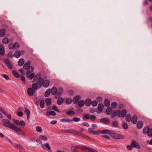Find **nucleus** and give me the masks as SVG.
Listing matches in <instances>:
<instances>
[{
  "mask_svg": "<svg viewBox=\"0 0 152 152\" xmlns=\"http://www.w3.org/2000/svg\"><path fill=\"white\" fill-rule=\"evenodd\" d=\"M132 122L133 124H135L137 121V117L136 115H134L131 119Z\"/></svg>",
  "mask_w": 152,
  "mask_h": 152,
  "instance_id": "dca6fc26",
  "label": "nucleus"
},
{
  "mask_svg": "<svg viewBox=\"0 0 152 152\" xmlns=\"http://www.w3.org/2000/svg\"><path fill=\"white\" fill-rule=\"evenodd\" d=\"M64 101V99L62 97H60L58 99L57 101V104L59 105L62 104Z\"/></svg>",
  "mask_w": 152,
  "mask_h": 152,
  "instance_id": "b1692460",
  "label": "nucleus"
},
{
  "mask_svg": "<svg viewBox=\"0 0 152 152\" xmlns=\"http://www.w3.org/2000/svg\"><path fill=\"white\" fill-rule=\"evenodd\" d=\"M112 112V108H107L106 110V114L110 115L111 114Z\"/></svg>",
  "mask_w": 152,
  "mask_h": 152,
  "instance_id": "393cba45",
  "label": "nucleus"
},
{
  "mask_svg": "<svg viewBox=\"0 0 152 152\" xmlns=\"http://www.w3.org/2000/svg\"><path fill=\"white\" fill-rule=\"evenodd\" d=\"M120 111L119 110H116L114 113H112L111 117L112 118H114L116 116L120 117Z\"/></svg>",
  "mask_w": 152,
  "mask_h": 152,
  "instance_id": "1a4fd4ad",
  "label": "nucleus"
},
{
  "mask_svg": "<svg viewBox=\"0 0 152 152\" xmlns=\"http://www.w3.org/2000/svg\"><path fill=\"white\" fill-rule=\"evenodd\" d=\"M110 133H111V132L110 130H99L97 131H94L93 134L98 135H99V134H101V133L103 134H109Z\"/></svg>",
  "mask_w": 152,
  "mask_h": 152,
  "instance_id": "39448f33",
  "label": "nucleus"
},
{
  "mask_svg": "<svg viewBox=\"0 0 152 152\" xmlns=\"http://www.w3.org/2000/svg\"><path fill=\"white\" fill-rule=\"evenodd\" d=\"M12 145L13 146L16 148H19L20 147V145L16 143H13Z\"/></svg>",
  "mask_w": 152,
  "mask_h": 152,
  "instance_id": "de8ad7c7",
  "label": "nucleus"
},
{
  "mask_svg": "<svg viewBox=\"0 0 152 152\" xmlns=\"http://www.w3.org/2000/svg\"><path fill=\"white\" fill-rule=\"evenodd\" d=\"M31 62H26L23 66V69L26 70H28L29 69V71L32 72L34 69V68L33 66H30Z\"/></svg>",
  "mask_w": 152,
  "mask_h": 152,
  "instance_id": "20e7f679",
  "label": "nucleus"
},
{
  "mask_svg": "<svg viewBox=\"0 0 152 152\" xmlns=\"http://www.w3.org/2000/svg\"><path fill=\"white\" fill-rule=\"evenodd\" d=\"M66 114L69 115H73L75 114L74 112L73 111L69 110L66 113Z\"/></svg>",
  "mask_w": 152,
  "mask_h": 152,
  "instance_id": "7c9ffc66",
  "label": "nucleus"
},
{
  "mask_svg": "<svg viewBox=\"0 0 152 152\" xmlns=\"http://www.w3.org/2000/svg\"><path fill=\"white\" fill-rule=\"evenodd\" d=\"M35 91L31 88H29L27 89V93L28 95L30 96H33Z\"/></svg>",
  "mask_w": 152,
  "mask_h": 152,
  "instance_id": "f8f14e48",
  "label": "nucleus"
},
{
  "mask_svg": "<svg viewBox=\"0 0 152 152\" xmlns=\"http://www.w3.org/2000/svg\"><path fill=\"white\" fill-rule=\"evenodd\" d=\"M2 41L4 44H7L8 42V39L7 38L4 37L3 38Z\"/></svg>",
  "mask_w": 152,
  "mask_h": 152,
  "instance_id": "58836bf2",
  "label": "nucleus"
},
{
  "mask_svg": "<svg viewBox=\"0 0 152 152\" xmlns=\"http://www.w3.org/2000/svg\"><path fill=\"white\" fill-rule=\"evenodd\" d=\"M48 114L49 115H52L53 116H55L56 115L55 112L53 111H50Z\"/></svg>",
  "mask_w": 152,
  "mask_h": 152,
  "instance_id": "603ef678",
  "label": "nucleus"
},
{
  "mask_svg": "<svg viewBox=\"0 0 152 152\" xmlns=\"http://www.w3.org/2000/svg\"><path fill=\"white\" fill-rule=\"evenodd\" d=\"M91 103V102L90 99H87L86 100L85 104L87 106H89Z\"/></svg>",
  "mask_w": 152,
  "mask_h": 152,
  "instance_id": "c756f323",
  "label": "nucleus"
},
{
  "mask_svg": "<svg viewBox=\"0 0 152 152\" xmlns=\"http://www.w3.org/2000/svg\"><path fill=\"white\" fill-rule=\"evenodd\" d=\"M45 101L46 105L48 106L50 105L51 104V99L49 98H46L45 99Z\"/></svg>",
  "mask_w": 152,
  "mask_h": 152,
  "instance_id": "412c9836",
  "label": "nucleus"
},
{
  "mask_svg": "<svg viewBox=\"0 0 152 152\" xmlns=\"http://www.w3.org/2000/svg\"><path fill=\"white\" fill-rule=\"evenodd\" d=\"M25 112L26 113V115H29L30 111L29 110L26 108L25 109Z\"/></svg>",
  "mask_w": 152,
  "mask_h": 152,
  "instance_id": "0e129e2a",
  "label": "nucleus"
},
{
  "mask_svg": "<svg viewBox=\"0 0 152 152\" xmlns=\"http://www.w3.org/2000/svg\"><path fill=\"white\" fill-rule=\"evenodd\" d=\"M100 121L105 124H108L110 122V120L106 118H103L100 119Z\"/></svg>",
  "mask_w": 152,
  "mask_h": 152,
  "instance_id": "9d476101",
  "label": "nucleus"
},
{
  "mask_svg": "<svg viewBox=\"0 0 152 152\" xmlns=\"http://www.w3.org/2000/svg\"><path fill=\"white\" fill-rule=\"evenodd\" d=\"M126 111L125 109H123L121 113V116L123 117H125L126 115Z\"/></svg>",
  "mask_w": 152,
  "mask_h": 152,
  "instance_id": "c85d7f7f",
  "label": "nucleus"
},
{
  "mask_svg": "<svg viewBox=\"0 0 152 152\" xmlns=\"http://www.w3.org/2000/svg\"><path fill=\"white\" fill-rule=\"evenodd\" d=\"M50 93H51L50 90L49 89H48L45 92V96L46 97H48L49 96Z\"/></svg>",
  "mask_w": 152,
  "mask_h": 152,
  "instance_id": "f704fd0d",
  "label": "nucleus"
},
{
  "mask_svg": "<svg viewBox=\"0 0 152 152\" xmlns=\"http://www.w3.org/2000/svg\"><path fill=\"white\" fill-rule=\"evenodd\" d=\"M57 89L56 87H53L50 90L51 93L52 94H55L57 92Z\"/></svg>",
  "mask_w": 152,
  "mask_h": 152,
  "instance_id": "4be33fe9",
  "label": "nucleus"
},
{
  "mask_svg": "<svg viewBox=\"0 0 152 152\" xmlns=\"http://www.w3.org/2000/svg\"><path fill=\"white\" fill-rule=\"evenodd\" d=\"M31 72H30L29 70L28 71H27L26 73V75L27 77L28 78H29L30 76V75H31Z\"/></svg>",
  "mask_w": 152,
  "mask_h": 152,
  "instance_id": "4d7b16f0",
  "label": "nucleus"
},
{
  "mask_svg": "<svg viewBox=\"0 0 152 152\" xmlns=\"http://www.w3.org/2000/svg\"><path fill=\"white\" fill-rule=\"evenodd\" d=\"M45 146L46 148H47L49 150L51 149V147L49 144L48 143H47L45 144Z\"/></svg>",
  "mask_w": 152,
  "mask_h": 152,
  "instance_id": "5fc2aeb1",
  "label": "nucleus"
},
{
  "mask_svg": "<svg viewBox=\"0 0 152 152\" xmlns=\"http://www.w3.org/2000/svg\"><path fill=\"white\" fill-rule=\"evenodd\" d=\"M73 121H74L75 122H78L80 120V118L77 117H75L73 118Z\"/></svg>",
  "mask_w": 152,
  "mask_h": 152,
  "instance_id": "09e8293b",
  "label": "nucleus"
},
{
  "mask_svg": "<svg viewBox=\"0 0 152 152\" xmlns=\"http://www.w3.org/2000/svg\"><path fill=\"white\" fill-rule=\"evenodd\" d=\"M52 109L54 110L55 111H57L58 112H60V111L57 108V107L55 106L54 105L52 107Z\"/></svg>",
  "mask_w": 152,
  "mask_h": 152,
  "instance_id": "864d4df0",
  "label": "nucleus"
},
{
  "mask_svg": "<svg viewBox=\"0 0 152 152\" xmlns=\"http://www.w3.org/2000/svg\"><path fill=\"white\" fill-rule=\"evenodd\" d=\"M2 76L7 80H9V77L6 74H2Z\"/></svg>",
  "mask_w": 152,
  "mask_h": 152,
  "instance_id": "6e6d98bb",
  "label": "nucleus"
},
{
  "mask_svg": "<svg viewBox=\"0 0 152 152\" xmlns=\"http://www.w3.org/2000/svg\"><path fill=\"white\" fill-rule=\"evenodd\" d=\"M50 83V81L47 79H42V82L41 85H42L45 88H47L48 86Z\"/></svg>",
  "mask_w": 152,
  "mask_h": 152,
  "instance_id": "6e6552de",
  "label": "nucleus"
},
{
  "mask_svg": "<svg viewBox=\"0 0 152 152\" xmlns=\"http://www.w3.org/2000/svg\"><path fill=\"white\" fill-rule=\"evenodd\" d=\"M73 129H68L65 131V132L67 133H73Z\"/></svg>",
  "mask_w": 152,
  "mask_h": 152,
  "instance_id": "e2e57ef3",
  "label": "nucleus"
},
{
  "mask_svg": "<svg viewBox=\"0 0 152 152\" xmlns=\"http://www.w3.org/2000/svg\"><path fill=\"white\" fill-rule=\"evenodd\" d=\"M72 102V99L70 98H67L66 100V103L67 104H70Z\"/></svg>",
  "mask_w": 152,
  "mask_h": 152,
  "instance_id": "c9c22d12",
  "label": "nucleus"
},
{
  "mask_svg": "<svg viewBox=\"0 0 152 152\" xmlns=\"http://www.w3.org/2000/svg\"><path fill=\"white\" fill-rule=\"evenodd\" d=\"M143 126V124L141 121H139L137 124V126L139 129L141 128Z\"/></svg>",
  "mask_w": 152,
  "mask_h": 152,
  "instance_id": "a878e982",
  "label": "nucleus"
},
{
  "mask_svg": "<svg viewBox=\"0 0 152 152\" xmlns=\"http://www.w3.org/2000/svg\"><path fill=\"white\" fill-rule=\"evenodd\" d=\"M5 34V30L4 29H1V37H3Z\"/></svg>",
  "mask_w": 152,
  "mask_h": 152,
  "instance_id": "72a5a7b5",
  "label": "nucleus"
},
{
  "mask_svg": "<svg viewBox=\"0 0 152 152\" xmlns=\"http://www.w3.org/2000/svg\"><path fill=\"white\" fill-rule=\"evenodd\" d=\"M24 60L23 59L20 58L18 62V64L19 66H22L24 63Z\"/></svg>",
  "mask_w": 152,
  "mask_h": 152,
  "instance_id": "6ab92c4d",
  "label": "nucleus"
},
{
  "mask_svg": "<svg viewBox=\"0 0 152 152\" xmlns=\"http://www.w3.org/2000/svg\"><path fill=\"white\" fill-rule=\"evenodd\" d=\"M42 82V79H41V75L39 74H37L34 77L33 82L39 84V85H41Z\"/></svg>",
  "mask_w": 152,
  "mask_h": 152,
  "instance_id": "7ed1b4c3",
  "label": "nucleus"
},
{
  "mask_svg": "<svg viewBox=\"0 0 152 152\" xmlns=\"http://www.w3.org/2000/svg\"><path fill=\"white\" fill-rule=\"evenodd\" d=\"M80 96L77 95L74 97L73 99V102L75 104L77 103L80 98Z\"/></svg>",
  "mask_w": 152,
  "mask_h": 152,
  "instance_id": "2eb2a0df",
  "label": "nucleus"
},
{
  "mask_svg": "<svg viewBox=\"0 0 152 152\" xmlns=\"http://www.w3.org/2000/svg\"><path fill=\"white\" fill-rule=\"evenodd\" d=\"M126 121H130L132 119L131 116L129 114H127L126 116Z\"/></svg>",
  "mask_w": 152,
  "mask_h": 152,
  "instance_id": "2f4dec72",
  "label": "nucleus"
},
{
  "mask_svg": "<svg viewBox=\"0 0 152 152\" xmlns=\"http://www.w3.org/2000/svg\"><path fill=\"white\" fill-rule=\"evenodd\" d=\"M77 149H79L85 151H88L89 152H98L96 150L84 146L76 145L75 146H72L71 148V150L73 152H77L76 150Z\"/></svg>",
  "mask_w": 152,
  "mask_h": 152,
  "instance_id": "f03ea898",
  "label": "nucleus"
},
{
  "mask_svg": "<svg viewBox=\"0 0 152 152\" xmlns=\"http://www.w3.org/2000/svg\"><path fill=\"white\" fill-rule=\"evenodd\" d=\"M148 134L149 136H152V129H149L148 132Z\"/></svg>",
  "mask_w": 152,
  "mask_h": 152,
  "instance_id": "a19ab883",
  "label": "nucleus"
},
{
  "mask_svg": "<svg viewBox=\"0 0 152 152\" xmlns=\"http://www.w3.org/2000/svg\"><path fill=\"white\" fill-rule=\"evenodd\" d=\"M118 125V123L116 121H114L113 123V126L114 127H117Z\"/></svg>",
  "mask_w": 152,
  "mask_h": 152,
  "instance_id": "69168bd1",
  "label": "nucleus"
},
{
  "mask_svg": "<svg viewBox=\"0 0 152 152\" xmlns=\"http://www.w3.org/2000/svg\"><path fill=\"white\" fill-rule=\"evenodd\" d=\"M3 61L10 69H11L12 68V65L10 61L8 59H4L3 60Z\"/></svg>",
  "mask_w": 152,
  "mask_h": 152,
  "instance_id": "9b49d317",
  "label": "nucleus"
},
{
  "mask_svg": "<svg viewBox=\"0 0 152 152\" xmlns=\"http://www.w3.org/2000/svg\"><path fill=\"white\" fill-rule=\"evenodd\" d=\"M12 74L15 77L18 78L20 77L19 74L15 70H13L12 72Z\"/></svg>",
  "mask_w": 152,
  "mask_h": 152,
  "instance_id": "bb28decb",
  "label": "nucleus"
},
{
  "mask_svg": "<svg viewBox=\"0 0 152 152\" xmlns=\"http://www.w3.org/2000/svg\"><path fill=\"white\" fill-rule=\"evenodd\" d=\"M104 107L103 105L102 104H99L98 107V110L100 111H102Z\"/></svg>",
  "mask_w": 152,
  "mask_h": 152,
  "instance_id": "5701e85b",
  "label": "nucleus"
},
{
  "mask_svg": "<svg viewBox=\"0 0 152 152\" xmlns=\"http://www.w3.org/2000/svg\"><path fill=\"white\" fill-rule=\"evenodd\" d=\"M9 48L10 49H13L14 48V44H10L9 46Z\"/></svg>",
  "mask_w": 152,
  "mask_h": 152,
  "instance_id": "338daca9",
  "label": "nucleus"
},
{
  "mask_svg": "<svg viewBox=\"0 0 152 152\" xmlns=\"http://www.w3.org/2000/svg\"><path fill=\"white\" fill-rule=\"evenodd\" d=\"M90 116L88 114H85L84 115V117L85 118L88 119L90 118Z\"/></svg>",
  "mask_w": 152,
  "mask_h": 152,
  "instance_id": "052dcab7",
  "label": "nucleus"
},
{
  "mask_svg": "<svg viewBox=\"0 0 152 152\" xmlns=\"http://www.w3.org/2000/svg\"><path fill=\"white\" fill-rule=\"evenodd\" d=\"M41 85H39V84L38 83H33V84L32 85V87L33 88V89L35 91L37 89L38 86Z\"/></svg>",
  "mask_w": 152,
  "mask_h": 152,
  "instance_id": "aec40b11",
  "label": "nucleus"
},
{
  "mask_svg": "<svg viewBox=\"0 0 152 152\" xmlns=\"http://www.w3.org/2000/svg\"><path fill=\"white\" fill-rule=\"evenodd\" d=\"M13 122L14 123H15L16 125H19V121L18 120H15V119H13L12 120Z\"/></svg>",
  "mask_w": 152,
  "mask_h": 152,
  "instance_id": "3c124183",
  "label": "nucleus"
},
{
  "mask_svg": "<svg viewBox=\"0 0 152 152\" xmlns=\"http://www.w3.org/2000/svg\"><path fill=\"white\" fill-rule=\"evenodd\" d=\"M126 148L128 150L131 151L133 147L132 146V145H127L126 146Z\"/></svg>",
  "mask_w": 152,
  "mask_h": 152,
  "instance_id": "13d9d810",
  "label": "nucleus"
},
{
  "mask_svg": "<svg viewBox=\"0 0 152 152\" xmlns=\"http://www.w3.org/2000/svg\"><path fill=\"white\" fill-rule=\"evenodd\" d=\"M36 129L37 131L38 132L41 133L42 132V129L40 126H37Z\"/></svg>",
  "mask_w": 152,
  "mask_h": 152,
  "instance_id": "473e14b6",
  "label": "nucleus"
},
{
  "mask_svg": "<svg viewBox=\"0 0 152 152\" xmlns=\"http://www.w3.org/2000/svg\"><path fill=\"white\" fill-rule=\"evenodd\" d=\"M26 125L25 122L23 121H21L19 122V125L21 126H24Z\"/></svg>",
  "mask_w": 152,
  "mask_h": 152,
  "instance_id": "37998d69",
  "label": "nucleus"
},
{
  "mask_svg": "<svg viewBox=\"0 0 152 152\" xmlns=\"http://www.w3.org/2000/svg\"><path fill=\"white\" fill-rule=\"evenodd\" d=\"M92 105L93 106H96L98 103L96 101H94L92 102L91 103Z\"/></svg>",
  "mask_w": 152,
  "mask_h": 152,
  "instance_id": "bf43d9fd",
  "label": "nucleus"
},
{
  "mask_svg": "<svg viewBox=\"0 0 152 152\" xmlns=\"http://www.w3.org/2000/svg\"><path fill=\"white\" fill-rule=\"evenodd\" d=\"M94 129L93 128H90L88 129V132L91 134H93L94 132Z\"/></svg>",
  "mask_w": 152,
  "mask_h": 152,
  "instance_id": "79ce46f5",
  "label": "nucleus"
},
{
  "mask_svg": "<svg viewBox=\"0 0 152 152\" xmlns=\"http://www.w3.org/2000/svg\"><path fill=\"white\" fill-rule=\"evenodd\" d=\"M19 45L18 42H15L14 44V48L16 49L19 48Z\"/></svg>",
  "mask_w": 152,
  "mask_h": 152,
  "instance_id": "49530a36",
  "label": "nucleus"
},
{
  "mask_svg": "<svg viewBox=\"0 0 152 152\" xmlns=\"http://www.w3.org/2000/svg\"><path fill=\"white\" fill-rule=\"evenodd\" d=\"M39 138L40 140H42L46 141L48 140L47 137L46 136L43 135H40L39 137Z\"/></svg>",
  "mask_w": 152,
  "mask_h": 152,
  "instance_id": "a211bd4d",
  "label": "nucleus"
},
{
  "mask_svg": "<svg viewBox=\"0 0 152 152\" xmlns=\"http://www.w3.org/2000/svg\"><path fill=\"white\" fill-rule=\"evenodd\" d=\"M2 121L4 126L12 129L15 132L21 131L20 128L16 126L9 120L7 119H3L2 120Z\"/></svg>",
  "mask_w": 152,
  "mask_h": 152,
  "instance_id": "f257e3e1",
  "label": "nucleus"
},
{
  "mask_svg": "<svg viewBox=\"0 0 152 152\" xmlns=\"http://www.w3.org/2000/svg\"><path fill=\"white\" fill-rule=\"evenodd\" d=\"M122 125L124 128L125 129H126L128 128V125H127V124L126 122H123V123L122 124Z\"/></svg>",
  "mask_w": 152,
  "mask_h": 152,
  "instance_id": "8fccbe9b",
  "label": "nucleus"
},
{
  "mask_svg": "<svg viewBox=\"0 0 152 152\" xmlns=\"http://www.w3.org/2000/svg\"><path fill=\"white\" fill-rule=\"evenodd\" d=\"M63 92V89L61 88H58V90H57V93L55 96V97L56 98H58V97H59Z\"/></svg>",
  "mask_w": 152,
  "mask_h": 152,
  "instance_id": "ddd939ff",
  "label": "nucleus"
},
{
  "mask_svg": "<svg viewBox=\"0 0 152 152\" xmlns=\"http://www.w3.org/2000/svg\"><path fill=\"white\" fill-rule=\"evenodd\" d=\"M40 107L43 108L45 106V102L44 100H41L40 102Z\"/></svg>",
  "mask_w": 152,
  "mask_h": 152,
  "instance_id": "ea45409f",
  "label": "nucleus"
},
{
  "mask_svg": "<svg viewBox=\"0 0 152 152\" xmlns=\"http://www.w3.org/2000/svg\"><path fill=\"white\" fill-rule=\"evenodd\" d=\"M23 113L22 112L20 111L18 113L17 115L19 117H22L23 115Z\"/></svg>",
  "mask_w": 152,
  "mask_h": 152,
  "instance_id": "680f3d73",
  "label": "nucleus"
},
{
  "mask_svg": "<svg viewBox=\"0 0 152 152\" xmlns=\"http://www.w3.org/2000/svg\"><path fill=\"white\" fill-rule=\"evenodd\" d=\"M111 105L114 108H115L117 106V104L116 102H113L112 104Z\"/></svg>",
  "mask_w": 152,
  "mask_h": 152,
  "instance_id": "774afa93",
  "label": "nucleus"
},
{
  "mask_svg": "<svg viewBox=\"0 0 152 152\" xmlns=\"http://www.w3.org/2000/svg\"><path fill=\"white\" fill-rule=\"evenodd\" d=\"M111 133L109 134H111V136L112 137L116 139H123L124 138V136L120 134L117 133H112L110 131Z\"/></svg>",
  "mask_w": 152,
  "mask_h": 152,
  "instance_id": "423d86ee",
  "label": "nucleus"
},
{
  "mask_svg": "<svg viewBox=\"0 0 152 152\" xmlns=\"http://www.w3.org/2000/svg\"><path fill=\"white\" fill-rule=\"evenodd\" d=\"M104 104L105 106L108 107L110 105V102L109 100L105 99L104 101Z\"/></svg>",
  "mask_w": 152,
  "mask_h": 152,
  "instance_id": "cd10ccee",
  "label": "nucleus"
},
{
  "mask_svg": "<svg viewBox=\"0 0 152 152\" xmlns=\"http://www.w3.org/2000/svg\"><path fill=\"white\" fill-rule=\"evenodd\" d=\"M130 145H132L133 148H136L138 149H140L141 146L139 143L135 140H132Z\"/></svg>",
  "mask_w": 152,
  "mask_h": 152,
  "instance_id": "0eeeda50",
  "label": "nucleus"
},
{
  "mask_svg": "<svg viewBox=\"0 0 152 152\" xmlns=\"http://www.w3.org/2000/svg\"><path fill=\"white\" fill-rule=\"evenodd\" d=\"M60 121L63 122L72 123L73 122L72 119L68 118H62L60 120Z\"/></svg>",
  "mask_w": 152,
  "mask_h": 152,
  "instance_id": "4468645a",
  "label": "nucleus"
},
{
  "mask_svg": "<svg viewBox=\"0 0 152 152\" xmlns=\"http://www.w3.org/2000/svg\"><path fill=\"white\" fill-rule=\"evenodd\" d=\"M149 128L147 127H145L144 128L143 130V132L144 134H146L148 133Z\"/></svg>",
  "mask_w": 152,
  "mask_h": 152,
  "instance_id": "c03bdc74",
  "label": "nucleus"
},
{
  "mask_svg": "<svg viewBox=\"0 0 152 152\" xmlns=\"http://www.w3.org/2000/svg\"><path fill=\"white\" fill-rule=\"evenodd\" d=\"M20 79L22 81L23 83L25 84V78L23 75H21L20 76Z\"/></svg>",
  "mask_w": 152,
  "mask_h": 152,
  "instance_id": "a18cd8bd",
  "label": "nucleus"
},
{
  "mask_svg": "<svg viewBox=\"0 0 152 152\" xmlns=\"http://www.w3.org/2000/svg\"><path fill=\"white\" fill-rule=\"evenodd\" d=\"M85 103L84 102L83 100L80 101L78 103V105L80 107H82L83 106Z\"/></svg>",
  "mask_w": 152,
  "mask_h": 152,
  "instance_id": "4c0bfd02",
  "label": "nucleus"
},
{
  "mask_svg": "<svg viewBox=\"0 0 152 152\" xmlns=\"http://www.w3.org/2000/svg\"><path fill=\"white\" fill-rule=\"evenodd\" d=\"M4 53V49L3 46L1 45V55H3Z\"/></svg>",
  "mask_w": 152,
  "mask_h": 152,
  "instance_id": "e433bc0d",
  "label": "nucleus"
},
{
  "mask_svg": "<svg viewBox=\"0 0 152 152\" xmlns=\"http://www.w3.org/2000/svg\"><path fill=\"white\" fill-rule=\"evenodd\" d=\"M20 52L19 50H17L14 53V56L17 58H18L20 57Z\"/></svg>",
  "mask_w": 152,
  "mask_h": 152,
  "instance_id": "f3484780",
  "label": "nucleus"
}]
</instances>
